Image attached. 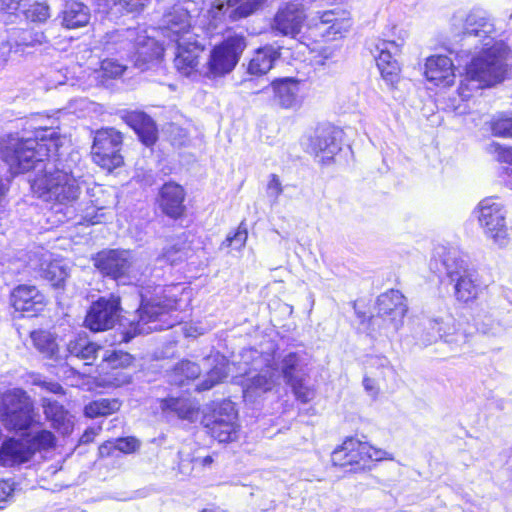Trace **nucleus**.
<instances>
[{
	"mask_svg": "<svg viewBox=\"0 0 512 512\" xmlns=\"http://www.w3.org/2000/svg\"><path fill=\"white\" fill-rule=\"evenodd\" d=\"M61 145L53 129H40L35 138L9 137L1 147L3 161L12 174L36 172L30 181L33 192L43 201L70 206L81 193V170L74 156L51 160Z\"/></svg>",
	"mask_w": 512,
	"mask_h": 512,
	"instance_id": "nucleus-1",
	"label": "nucleus"
},
{
	"mask_svg": "<svg viewBox=\"0 0 512 512\" xmlns=\"http://www.w3.org/2000/svg\"><path fill=\"white\" fill-rule=\"evenodd\" d=\"M507 48L501 42L483 46L481 51L465 66V74L460 81L458 94L466 100L473 91L502 82L507 73Z\"/></svg>",
	"mask_w": 512,
	"mask_h": 512,
	"instance_id": "nucleus-2",
	"label": "nucleus"
},
{
	"mask_svg": "<svg viewBox=\"0 0 512 512\" xmlns=\"http://www.w3.org/2000/svg\"><path fill=\"white\" fill-rule=\"evenodd\" d=\"M163 293L164 290L159 286L155 288V295L152 297L140 293L139 320L134 327V334L168 329L180 321L178 316L171 314L177 309V300Z\"/></svg>",
	"mask_w": 512,
	"mask_h": 512,
	"instance_id": "nucleus-3",
	"label": "nucleus"
},
{
	"mask_svg": "<svg viewBox=\"0 0 512 512\" xmlns=\"http://www.w3.org/2000/svg\"><path fill=\"white\" fill-rule=\"evenodd\" d=\"M442 263L456 300L462 303L475 301L481 291L476 271L455 251L447 252Z\"/></svg>",
	"mask_w": 512,
	"mask_h": 512,
	"instance_id": "nucleus-4",
	"label": "nucleus"
},
{
	"mask_svg": "<svg viewBox=\"0 0 512 512\" xmlns=\"http://www.w3.org/2000/svg\"><path fill=\"white\" fill-rule=\"evenodd\" d=\"M385 459H392L387 451L353 437L345 439L331 454L335 466L350 467L353 472L370 469L373 462Z\"/></svg>",
	"mask_w": 512,
	"mask_h": 512,
	"instance_id": "nucleus-5",
	"label": "nucleus"
},
{
	"mask_svg": "<svg viewBox=\"0 0 512 512\" xmlns=\"http://www.w3.org/2000/svg\"><path fill=\"white\" fill-rule=\"evenodd\" d=\"M416 336L422 345L427 346L438 339H443L452 348H461L469 341L470 334L462 327L456 325L454 318L445 313L442 316L427 317L420 323Z\"/></svg>",
	"mask_w": 512,
	"mask_h": 512,
	"instance_id": "nucleus-6",
	"label": "nucleus"
},
{
	"mask_svg": "<svg viewBox=\"0 0 512 512\" xmlns=\"http://www.w3.org/2000/svg\"><path fill=\"white\" fill-rule=\"evenodd\" d=\"M94 266L105 276L123 283L137 279L141 265L135 253L127 249H105L93 258Z\"/></svg>",
	"mask_w": 512,
	"mask_h": 512,
	"instance_id": "nucleus-7",
	"label": "nucleus"
},
{
	"mask_svg": "<svg viewBox=\"0 0 512 512\" xmlns=\"http://www.w3.org/2000/svg\"><path fill=\"white\" fill-rule=\"evenodd\" d=\"M245 48L246 40L243 35L228 36L210 51L204 66V76L215 79L231 73L238 64Z\"/></svg>",
	"mask_w": 512,
	"mask_h": 512,
	"instance_id": "nucleus-8",
	"label": "nucleus"
},
{
	"mask_svg": "<svg viewBox=\"0 0 512 512\" xmlns=\"http://www.w3.org/2000/svg\"><path fill=\"white\" fill-rule=\"evenodd\" d=\"M0 419L8 430L27 429L34 421L33 402L22 389L4 393L0 406Z\"/></svg>",
	"mask_w": 512,
	"mask_h": 512,
	"instance_id": "nucleus-9",
	"label": "nucleus"
},
{
	"mask_svg": "<svg viewBox=\"0 0 512 512\" xmlns=\"http://www.w3.org/2000/svg\"><path fill=\"white\" fill-rule=\"evenodd\" d=\"M478 221L486 237L499 247L508 244V229L504 205L494 197H487L477 206Z\"/></svg>",
	"mask_w": 512,
	"mask_h": 512,
	"instance_id": "nucleus-10",
	"label": "nucleus"
},
{
	"mask_svg": "<svg viewBox=\"0 0 512 512\" xmlns=\"http://www.w3.org/2000/svg\"><path fill=\"white\" fill-rule=\"evenodd\" d=\"M378 313L371 318V324L379 326L386 335L396 333L403 324L407 313L404 295L391 289L377 299Z\"/></svg>",
	"mask_w": 512,
	"mask_h": 512,
	"instance_id": "nucleus-11",
	"label": "nucleus"
},
{
	"mask_svg": "<svg viewBox=\"0 0 512 512\" xmlns=\"http://www.w3.org/2000/svg\"><path fill=\"white\" fill-rule=\"evenodd\" d=\"M122 141V134L114 128L97 131L91 152L93 161L109 171L121 166L123 163V157L120 154Z\"/></svg>",
	"mask_w": 512,
	"mask_h": 512,
	"instance_id": "nucleus-12",
	"label": "nucleus"
},
{
	"mask_svg": "<svg viewBox=\"0 0 512 512\" xmlns=\"http://www.w3.org/2000/svg\"><path fill=\"white\" fill-rule=\"evenodd\" d=\"M203 424L211 437L220 443L234 441L238 433L234 403L231 401L220 403L211 414L204 416Z\"/></svg>",
	"mask_w": 512,
	"mask_h": 512,
	"instance_id": "nucleus-13",
	"label": "nucleus"
},
{
	"mask_svg": "<svg viewBox=\"0 0 512 512\" xmlns=\"http://www.w3.org/2000/svg\"><path fill=\"white\" fill-rule=\"evenodd\" d=\"M119 298L110 295L108 298L101 297L89 308L85 325L91 331H103L114 326L119 317Z\"/></svg>",
	"mask_w": 512,
	"mask_h": 512,
	"instance_id": "nucleus-14",
	"label": "nucleus"
},
{
	"mask_svg": "<svg viewBox=\"0 0 512 512\" xmlns=\"http://www.w3.org/2000/svg\"><path fill=\"white\" fill-rule=\"evenodd\" d=\"M191 4L190 1L176 4L163 15L160 29L163 36L171 42H175L177 38L185 35L196 34L191 24Z\"/></svg>",
	"mask_w": 512,
	"mask_h": 512,
	"instance_id": "nucleus-15",
	"label": "nucleus"
},
{
	"mask_svg": "<svg viewBox=\"0 0 512 512\" xmlns=\"http://www.w3.org/2000/svg\"><path fill=\"white\" fill-rule=\"evenodd\" d=\"M305 6L298 2H288L279 7L276 12L271 28L274 32L289 37H296L300 32L306 20Z\"/></svg>",
	"mask_w": 512,
	"mask_h": 512,
	"instance_id": "nucleus-16",
	"label": "nucleus"
},
{
	"mask_svg": "<svg viewBox=\"0 0 512 512\" xmlns=\"http://www.w3.org/2000/svg\"><path fill=\"white\" fill-rule=\"evenodd\" d=\"M175 43V67L184 76H190L198 67L199 57L204 51L205 45L200 41L197 34H189L177 38Z\"/></svg>",
	"mask_w": 512,
	"mask_h": 512,
	"instance_id": "nucleus-17",
	"label": "nucleus"
},
{
	"mask_svg": "<svg viewBox=\"0 0 512 512\" xmlns=\"http://www.w3.org/2000/svg\"><path fill=\"white\" fill-rule=\"evenodd\" d=\"M495 27L485 11L473 10L465 18L463 24V37L468 44L483 46L494 43Z\"/></svg>",
	"mask_w": 512,
	"mask_h": 512,
	"instance_id": "nucleus-18",
	"label": "nucleus"
},
{
	"mask_svg": "<svg viewBox=\"0 0 512 512\" xmlns=\"http://www.w3.org/2000/svg\"><path fill=\"white\" fill-rule=\"evenodd\" d=\"M280 380L278 368L267 365L258 373L248 377L243 386V397L247 402H256L267 392L272 391Z\"/></svg>",
	"mask_w": 512,
	"mask_h": 512,
	"instance_id": "nucleus-19",
	"label": "nucleus"
},
{
	"mask_svg": "<svg viewBox=\"0 0 512 512\" xmlns=\"http://www.w3.org/2000/svg\"><path fill=\"white\" fill-rule=\"evenodd\" d=\"M376 52L375 59L380 74L388 85L393 86L399 79L400 66L395 57L400 52V44L381 40L376 45Z\"/></svg>",
	"mask_w": 512,
	"mask_h": 512,
	"instance_id": "nucleus-20",
	"label": "nucleus"
},
{
	"mask_svg": "<svg viewBox=\"0 0 512 512\" xmlns=\"http://www.w3.org/2000/svg\"><path fill=\"white\" fill-rule=\"evenodd\" d=\"M266 0H215L210 10L213 18L227 15L230 20L246 18L260 9Z\"/></svg>",
	"mask_w": 512,
	"mask_h": 512,
	"instance_id": "nucleus-21",
	"label": "nucleus"
},
{
	"mask_svg": "<svg viewBox=\"0 0 512 512\" xmlns=\"http://www.w3.org/2000/svg\"><path fill=\"white\" fill-rule=\"evenodd\" d=\"M33 456V447L29 445V439L9 437L0 445V465L13 467L27 462Z\"/></svg>",
	"mask_w": 512,
	"mask_h": 512,
	"instance_id": "nucleus-22",
	"label": "nucleus"
},
{
	"mask_svg": "<svg viewBox=\"0 0 512 512\" xmlns=\"http://www.w3.org/2000/svg\"><path fill=\"white\" fill-rule=\"evenodd\" d=\"M336 133L335 128L330 125L318 126L308 139L307 151L316 156L322 153L323 159H332L333 155L340 150Z\"/></svg>",
	"mask_w": 512,
	"mask_h": 512,
	"instance_id": "nucleus-23",
	"label": "nucleus"
},
{
	"mask_svg": "<svg viewBox=\"0 0 512 512\" xmlns=\"http://www.w3.org/2000/svg\"><path fill=\"white\" fill-rule=\"evenodd\" d=\"M127 39L133 41L136 50L135 66L144 69V65L161 55L162 49L153 37L145 35V31L136 29L127 30Z\"/></svg>",
	"mask_w": 512,
	"mask_h": 512,
	"instance_id": "nucleus-24",
	"label": "nucleus"
},
{
	"mask_svg": "<svg viewBox=\"0 0 512 512\" xmlns=\"http://www.w3.org/2000/svg\"><path fill=\"white\" fill-rule=\"evenodd\" d=\"M425 76L428 81L437 86H450L454 83V65L452 60L444 55L431 56L425 63Z\"/></svg>",
	"mask_w": 512,
	"mask_h": 512,
	"instance_id": "nucleus-25",
	"label": "nucleus"
},
{
	"mask_svg": "<svg viewBox=\"0 0 512 512\" xmlns=\"http://www.w3.org/2000/svg\"><path fill=\"white\" fill-rule=\"evenodd\" d=\"M11 304L17 311L37 312L45 305V296L31 285H19L11 293Z\"/></svg>",
	"mask_w": 512,
	"mask_h": 512,
	"instance_id": "nucleus-26",
	"label": "nucleus"
},
{
	"mask_svg": "<svg viewBox=\"0 0 512 512\" xmlns=\"http://www.w3.org/2000/svg\"><path fill=\"white\" fill-rule=\"evenodd\" d=\"M185 193L183 188L176 183L163 185L159 196V205L162 211L171 218H178L184 212Z\"/></svg>",
	"mask_w": 512,
	"mask_h": 512,
	"instance_id": "nucleus-27",
	"label": "nucleus"
},
{
	"mask_svg": "<svg viewBox=\"0 0 512 512\" xmlns=\"http://www.w3.org/2000/svg\"><path fill=\"white\" fill-rule=\"evenodd\" d=\"M274 101L285 109L296 108L301 104L300 82L285 78L272 83Z\"/></svg>",
	"mask_w": 512,
	"mask_h": 512,
	"instance_id": "nucleus-28",
	"label": "nucleus"
},
{
	"mask_svg": "<svg viewBox=\"0 0 512 512\" xmlns=\"http://www.w3.org/2000/svg\"><path fill=\"white\" fill-rule=\"evenodd\" d=\"M125 119L144 145L149 147L156 142L158 131L155 122L146 113L133 111Z\"/></svg>",
	"mask_w": 512,
	"mask_h": 512,
	"instance_id": "nucleus-29",
	"label": "nucleus"
},
{
	"mask_svg": "<svg viewBox=\"0 0 512 512\" xmlns=\"http://www.w3.org/2000/svg\"><path fill=\"white\" fill-rule=\"evenodd\" d=\"M42 405L46 418L59 433L68 435L73 431V417L61 404L52 399L44 398Z\"/></svg>",
	"mask_w": 512,
	"mask_h": 512,
	"instance_id": "nucleus-30",
	"label": "nucleus"
},
{
	"mask_svg": "<svg viewBox=\"0 0 512 512\" xmlns=\"http://www.w3.org/2000/svg\"><path fill=\"white\" fill-rule=\"evenodd\" d=\"M101 349L99 345L89 340L85 333L77 334L70 339L66 346V355L63 359L76 357L91 364L96 359L98 351Z\"/></svg>",
	"mask_w": 512,
	"mask_h": 512,
	"instance_id": "nucleus-31",
	"label": "nucleus"
},
{
	"mask_svg": "<svg viewBox=\"0 0 512 512\" xmlns=\"http://www.w3.org/2000/svg\"><path fill=\"white\" fill-rule=\"evenodd\" d=\"M204 361L208 365H213V367L208 371L206 378L197 385L196 389L198 391L210 390L226 379L229 374L228 361L223 355L219 353L212 354Z\"/></svg>",
	"mask_w": 512,
	"mask_h": 512,
	"instance_id": "nucleus-32",
	"label": "nucleus"
},
{
	"mask_svg": "<svg viewBox=\"0 0 512 512\" xmlns=\"http://www.w3.org/2000/svg\"><path fill=\"white\" fill-rule=\"evenodd\" d=\"M280 57L278 48L264 46L257 49L248 63L247 71L251 75H264L269 72L275 61Z\"/></svg>",
	"mask_w": 512,
	"mask_h": 512,
	"instance_id": "nucleus-33",
	"label": "nucleus"
},
{
	"mask_svg": "<svg viewBox=\"0 0 512 512\" xmlns=\"http://www.w3.org/2000/svg\"><path fill=\"white\" fill-rule=\"evenodd\" d=\"M90 21V9L81 2L68 1L62 11V25L68 29L86 26Z\"/></svg>",
	"mask_w": 512,
	"mask_h": 512,
	"instance_id": "nucleus-34",
	"label": "nucleus"
},
{
	"mask_svg": "<svg viewBox=\"0 0 512 512\" xmlns=\"http://www.w3.org/2000/svg\"><path fill=\"white\" fill-rule=\"evenodd\" d=\"M35 349L47 359L60 361L63 357L60 355L56 338L48 331L37 330L30 334Z\"/></svg>",
	"mask_w": 512,
	"mask_h": 512,
	"instance_id": "nucleus-35",
	"label": "nucleus"
},
{
	"mask_svg": "<svg viewBox=\"0 0 512 512\" xmlns=\"http://www.w3.org/2000/svg\"><path fill=\"white\" fill-rule=\"evenodd\" d=\"M475 327L483 335L497 337L505 333L507 326L494 312L481 310L475 318Z\"/></svg>",
	"mask_w": 512,
	"mask_h": 512,
	"instance_id": "nucleus-36",
	"label": "nucleus"
},
{
	"mask_svg": "<svg viewBox=\"0 0 512 512\" xmlns=\"http://www.w3.org/2000/svg\"><path fill=\"white\" fill-rule=\"evenodd\" d=\"M161 408L166 413L175 414L181 419L192 420L197 414L193 403L185 398H167L161 400Z\"/></svg>",
	"mask_w": 512,
	"mask_h": 512,
	"instance_id": "nucleus-37",
	"label": "nucleus"
},
{
	"mask_svg": "<svg viewBox=\"0 0 512 512\" xmlns=\"http://www.w3.org/2000/svg\"><path fill=\"white\" fill-rule=\"evenodd\" d=\"M69 275V270L61 259H55L51 254V260L46 263L41 277L48 280L52 286L61 287Z\"/></svg>",
	"mask_w": 512,
	"mask_h": 512,
	"instance_id": "nucleus-38",
	"label": "nucleus"
},
{
	"mask_svg": "<svg viewBox=\"0 0 512 512\" xmlns=\"http://www.w3.org/2000/svg\"><path fill=\"white\" fill-rule=\"evenodd\" d=\"M279 365L286 383L302 377L304 363L301 355L289 352L282 357Z\"/></svg>",
	"mask_w": 512,
	"mask_h": 512,
	"instance_id": "nucleus-39",
	"label": "nucleus"
},
{
	"mask_svg": "<svg viewBox=\"0 0 512 512\" xmlns=\"http://www.w3.org/2000/svg\"><path fill=\"white\" fill-rule=\"evenodd\" d=\"M120 406L121 403L116 398H100L87 404L84 413L89 418L104 417L118 411Z\"/></svg>",
	"mask_w": 512,
	"mask_h": 512,
	"instance_id": "nucleus-40",
	"label": "nucleus"
},
{
	"mask_svg": "<svg viewBox=\"0 0 512 512\" xmlns=\"http://www.w3.org/2000/svg\"><path fill=\"white\" fill-rule=\"evenodd\" d=\"M200 373L201 370L198 364L189 360H183L174 367L170 381L175 385L182 386L186 380L196 379Z\"/></svg>",
	"mask_w": 512,
	"mask_h": 512,
	"instance_id": "nucleus-41",
	"label": "nucleus"
},
{
	"mask_svg": "<svg viewBox=\"0 0 512 512\" xmlns=\"http://www.w3.org/2000/svg\"><path fill=\"white\" fill-rule=\"evenodd\" d=\"M132 356L123 351H105L102 360V369H118V368H126L132 363Z\"/></svg>",
	"mask_w": 512,
	"mask_h": 512,
	"instance_id": "nucleus-42",
	"label": "nucleus"
},
{
	"mask_svg": "<svg viewBox=\"0 0 512 512\" xmlns=\"http://www.w3.org/2000/svg\"><path fill=\"white\" fill-rule=\"evenodd\" d=\"M490 127L494 136L512 138V114L501 113L495 116Z\"/></svg>",
	"mask_w": 512,
	"mask_h": 512,
	"instance_id": "nucleus-43",
	"label": "nucleus"
},
{
	"mask_svg": "<svg viewBox=\"0 0 512 512\" xmlns=\"http://www.w3.org/2000/svg\"><path fill=\"white\" fill-rule=\"evenodd\" d=\"M487 151L494 155L496 160L506 164L505 173L512 177V147H503L497 142H492L487 146Z\"/></svg>",
	"mask_w": 512,
	"mask_h": 512,
	"instance_id": "nucleus-44",
	"label": "nucleus"
},
{
	"mask_svg": "<svg viewBox=\"0 0 512 512\" xmlns=\"http://www.w3.org/2000/svg\"><path fill=\"white\" fill-rule=\"evenodd\" d=\"M27 257V267L41 276L46 263L51 260V253L44 248H37L36 250L31 251Z\"/></svg>",
	"mask_w": 512,
	"mask_h": 512,
	"instance_id": "nucleus-45",
	"label": "nucleus"
},
{
	"mask_svg": "<svg viewBox=\"0 0 512 512\" xmlns=\"http://www.w3.org/2000/svg\"><path fill=\"white\" fill-rule=\"evenodd\" d=\"M126 69L127 66L120 63L118 60L108 58L101 62L100 69L96 73L98 75L97 77L115 79L120 77Z\"/></svg>",
	"mask_w": 512,
	"mask_h": 512,
	"instance_id": "nucleus-46",
	"label": "nucleus"
},
{
	"mask_svg": "<svg viewBox=\"0 0 512 512\" xmlns=\"http://www.w3.org/2000/svg\"><path fill=\"white\" fill-rule=\"evenodd\" d=\"M248 233L245 224L242 222L233 235H227L226 239L221 243L220 248L232 247L235 250H241L247 241Z\"/></svg>",
	"mask_w": 512,
	"mask_h": 512,
	"instance_id": "nucleus-47",
	"label": "nucleus"
},
{
	"mask_svg": "<svg viewBox=\"0 0 512 512\" xmlns=\"http://www.w3.org/2000/svg\"><path fill=\"white\" fill-rule=\"evenodd\" d=\"M29 445L33 447V454L37 450L48 449L54 445L55 437L52 432L48 430H41L36 432L33 436H28Z\"/></svg>",
	"mask_w": 512,
	"mask_h": 512,
	"instance_id": "nucleus-48",
	"label": "nucleus"
},
{
	"mask_svg": "<svg viewBox=\"0 0 512 512\" xmlns=\"http://www.w3.org/2000/svg\"><path fill=\"white\" fill-rule=\"evenodd\" d=\"M15 43L17 46H35L41 44L44 40L42 32H33L31 30H18Z\"/></svg>",
	"mask_w": 512,
	"mask_h": 512,
	"instance_id": "nucleus-49",
	"label": "nucleus"
},
{
	"mask_svg": "<svg viewBox=\"0 0 512 512\" xmlns=\"http://www.w3.org/2000/svg\"><path fill=\"white\" fill-rule=\"evenodd\" d=\"M25 17L33 22H44L49 17V6L45 3H34L24 10Z\"/></svg>",
	"mask_w": 512,
	"mask_h": 512,
	"instance_id": "nucleus-50",
	"label": "nucleus"
},
{
	"mask_svg": "<svg viewBox=\"0 0 512 512\" xmlns=\"http://www.w3.org/2000/svg\"><path fill=\"white\" fill-rule=\"evenodd\" d=\"M292 388L295 397L302 403H307L314 398V391L303 384L302 377L287 382Z\"/></svg>",
	"mask_w": 512,
	"mask_h": 512,
	"instance_id": "nucleus-51",
	"label": "nucleus"
},
{
	"mask_svg": "<svg viewBox=\"0 0 512 512\" xmlns=\"http://www.w3.org/2000/svg\"><path fill=\"white\" fill-rule=\"evenodd\" d=\"M114 443V449L129 454L140 447V442L135 437L118 438Z\"/></svg>",
	"mask_w": 512,
	"mask_h": 512,
	"instance_id": "nucleus-52",
	"label": "nucleus"
},
{
	"mask_svg": "<svg viewBox=\"0 0 512 512\" xmlns=\"http://www.w3.org/2000/svg\"><path fill=\"white\" fill-rule=\"evenodd\" d=\"M282 192L283 186L279 177L276 174H271L267 184V196L273 200V203H277Z\"/></svg>",
	"mask_w": 512,
	"mask_h": 512,
	"instance_id": "nucleus-53",
	"label": "nucleus"
},
{
	"mask_svg": "<svg viewBox=\"0 0 512 512\" xmlns=\"http://www.w3.org/2000/svg\"><path fill=\"white\" fill-rule=\"evenodd\" d=\"M13 487L8 481H0V508L5 504L13 494Z\"/></svg>",
	"mask_w": 512,
	"mask_h": 512,
	"instance_id": "nucleus-54",
	"label": "nucleus"
},
{
	"mask_svg": "<svg viewBox=\"0 0 512 512\" xmlns=\"http://www.w3.org/2000/svg\"><path fill=\"white\" fill-rule=\"evenodd\" d=\"M26 0H0V5L2 9L8 11H16Z\"/></svg>",
	"mask_w": 512,
	"mask_h": 512,
	"instance_id": "nucleus-55",
	"label": "nucleus"
},
{
	"mask_svg": "<svg viewBox=\"0 0 512 512\" xmlns=\"http://www.w3.org/2000/svg\"><path fill=\"white\" fill-rule=\"evenodd\" d=\"M320 21L323 24H332L331 28L334 29L336 26V19L334 11H325L320 16Z\"/></svg>",
	"mask_w": 512,
	"mask_h": 512,
	"instance_id": "nucleus-56",
	"label": "nucleus"
},
{
	"mask_svg": "<svg viewBox=\"0 0 512 512\" xmlns=\"http://www.w3.org/2000/svg\"><path fill=\"white\" fill-rule=\"evenodd\" d=\"M363 385L367 392H369L372 395H376L378 393V387L376 385V382L373 378L365 377L363 379Z\"/></svg>",
	"mask_w": 512,
	"mask_h": 512,
	"instance_id": "nucleus-57",
	"label": "nucleus"
},
{
	"mask_svg": "<svg viewBox=\"0 0 512 512\" xmlns=\"http://www.w3.org/2000/svg\"><path fill=\"white\" fill-rule=\"evenodd\" d=\"M43 386L50 392L55 394H60L63 392V388L60 384L56 382H44Z\"/></svg>",
	"mask_w": 512,
	"mask_h": 512,
	"instance_id": "nucleus-58",
	"label": "nucleus"
},
{
	"mask_svg": "<svg viewBox=\"0 0 512 512\" xmlns=\"http://www.w3.org/2000/svg\"><path fill=\"white\" fill-rule=\"evenodd\" d=\"M112 449H114V443L108 441L99 447V453L101 456L109 455Z\"/></svg>",
	"mask_w": 512,
	"mask_h": 512,
	"instance_id": "nucleus-59",
	"label": "nucleus"
},
{
	"mask_svg": "<svg viewBox=\"0 0 512 512\" xmlns=\"http://www.w3.org/2000/svg\"><path fill=\"white\" fill-rule=\"evenodd\" d=\"M177 252H178V251H176V250H174V249H168V250H166V251L162 254V256H161V257H162L165 261L169 262L170 264H174V263L178 260V258L173 257V255H172V254L177 253Z\"/></svg>",
	"mask_w": 512,
	"mask_h": 512,
	"instance_id": "nucleus-60",
	"label": "nucleus"
},
{
	"mask_svg": "<svg viewBox=\"0 0 512 512\" xmlns=\"http://www.w3.org/2000/svg\"><path fill=\"white\" fill-rule=\"evenodd\" d=\"M185 334L188 337H196L197 335L203 334V329L194 326H189L188 328L185 329Z\"/></svg>",
	"mask_w": 512,
	"mask_h": 512,
	"instance_id": "nucleus-61",
	"label": "nucleus"
},
{
	"mask_svg": "<svg viewBox=\"0 0 512 512\" xmlns=\"http://www.w3.org/2000/svg\"><path fill=\"white\" fill-rule=\"evenodd\" d=\"M7 189V184L4 183L3 180L0 178V204L4 200Z\"/></svg>",
	"mask_w": 512,
	"mask_h": 512,
	"instance_id": "nucleus-62",
	"label": "nucleus"
},
{
	"mask_svg": "<svg viewBox=\"0 0 512 512\" xmlns=\"http://www.w3.org/2000/svg\"><path fill=\"white\" fill-rule=\"evenodd\" d=\"M375 361L383 368L388 366V360L384 357L376 358Z\"/></svg>",
	"mask_w": 512,
	"mask_h": 512,
	"instance_id": "nucleus-63",
	"label": "nucleus"
},
{
	"mask_svg": "<svg viewBox=\"0 0 512 512\" xmlns=\"http://www.w3.org/2000/svg\"><path fill=\"white\" fill-rule=\"evenodd\" d=\"M126 382H129V378H128V376H126V375H122V379H121V380H119V381L116 383V385H121V384L126 383Z\"/></svg>",
	"mask_w": 512,
	"mask_h": 512,
	"instance_id": "nucleus-64",
	"label": "nucleus"
}]
</instances>
